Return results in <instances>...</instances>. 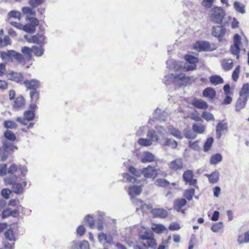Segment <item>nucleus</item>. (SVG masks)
<instances>
[{"label": "nucleus", "instance_id": "nucleus-1", "mask_svg": "<svg viewBox=\"0 0 249 249\" xmlns=\"http://www.w3.org/2000/svg\"><path fill=\"white\" fill-rule=\"evenodd\" d=\"M195 78L193 76H186L183 73L179 74L170 73L164 77L163 81L166 85L174 83L179 87L186 86L192 82H195Z\"/></svg>", "mask_w": 249, "mask_h": 249}, {"label": "nucleus", "instance_id": "nucleus-2", "mask_svg": "<svg viewBox=\"0 0 249 249\" xmlns=\"http://www.w3.org/2000/svg\"><path fill=\"white\" fill-rule=\"evenodd\" d=\"M139 238L142 241V245L146 248H151L155 249L157 246L154 234L151 231L145 228L140 230L139 233Z\"/></svg>", "mask_w": 249, "mask_h": 249}, {"label": "nucleus", "instance_id": "nucleus-3", "mask_svg": "<svg viewBox=\"0 0 249 249\" xmlns=\"http://www.w3.org/2000/svg\"><path fill=\"white\" fill-rule=\"evenodd\" d=\"M139 238L142 241V245L146 248H151L155 249L157 246L154 234L151 231L145 228L140 230L139 233Z\"/></svg>", "mask_w": 249, "mask_h": 249}, {"label": "nucleus", "instance_id": "nucleus-4", "mask_svg": "<svg viewBox=\"0 0 249 249\" xmlns=\"http://www.w3.org/2000/svg\"><path fill=\"white\" fill-rule=\"evenodd\" d=\"M160 169H156L154 167L148 165L146 168H143L142 169H136L133 166L129 168V172L136 177H139L143 175L145 178H156L159 174V171Z\"/></svg>", "mask_w": 249, "mask_h": 249}, {"label": "nucleus", "instance_id": "nucleus-5", "mask_svg": "<svg viewBox=\"0 0 249 249\" xmlns=\"http://www.w3.org/2000/svg\"><path fill=\"white\" fill-rule=\"evenodd\" d=\"M18 149L16 145H15L13 142H10L6 139L2 140V146L0 147V161H5L9 155Z\"/></svg>", "mask_w": 249, "mask_h": 249}, {"label": "nucleus", "instance_id": "nucleus-6", "mask_svg": "<svg viewBox=\"0 0 249 249\" xmlns=\"http://www.w3.org/2000/svg\"><path fill=\"white\" fill-rule=\"evenodd\" d=\"M0 58L3 60H11V61H13V59H15L19 63L23 61L25 59L22 54L13 50H8L7 52L2 51Z\"/></svg>", "mask_w": 249, "mask_h": 249}, {"label": "nucleus", "instance_id": "nucleus-7", "mask_svg": "<svg viewBox=\"0 0 249 249\" xmlns=\"http://www.w3.org/2000/svg\"><path fill=\"white\" fill-rule=\"evenodd\" d=\"M225 16V12L221 7H214L211 10L210 20L215 23L221 24Z\"/></svg>", "mask_w": 249, "mask_h": 249}, {"label": "nucleus", "instance_id": "nucleus-8", "mask_svg": "<svg viewBox=\"0 0 249 249\" xmlns=\"http://www.w3.org/2000/svg\"><path fill=\"white\" fill-rule=\"evenodd\" d=\"M27 19L30 22V23L24 25L23 31L29 34H33L36 31V27L39 24V21L34 17H28Z\"/></svg>", "mask_w": 249, "mask_h": 249}, {"label": "nucleus", "instance_id": "nucleus-9", "mask_svg": "<svg viewBox=\"0 0 249 249\" xmlns=\"http://www.w3.org/2000/svg\"><path fill=\"white\" fill-rule=\"evenodd\" d=\"M194 174L192 170H188L185 171L183 174L182 178L185 184L191 186H195L197 183V180L193 178Z\"/></svg>", "mask_w": 249, "mask_h": 249}, {"label": "nucleus", "instance_id": "nucleus-10", "mask_svg": "<svg viewBox=\"0 0 249 249\" xmlns=\"http://www.w3.org/2000/svg\"><path fill=\"white\" fill-rule=\"evenodd\" d=\"M168 166L170 169L172 170L177 171L178 170H181L183 168V163L182 160L180 158L176 159L169 164Z\"/></svg>", "mask_w": 249, "mask_h": 249}, {"label": "nucleus", "instance_id": "nucleus-11", "mask_svg": "<svg viewBox=\"0 0 249 249\" xmlns=\"http://www.w3.org/2000/svg\"><path fill=\"white\" fill-rule=\"evenodd\" d=\"M226 30L223 26H213L212 30V34L213 36L218 38L223 37L226 33Z\"/></svg>", "mask_w": 249, "mask_h": 249}, {"label": "nucleus", "instance_id": "nucleus-12", "mask_svg": "<svg viewBox=\"0 0 249 249\" xmlns=\"http://www.w3.org/2000/svg\"><path fill=\"white\" fill-rule=\"evenodd\" d=\"M23 83L27 89L31 90V91L36 90L40 87V82L36 79L25 80Z\"/></svg>", "mask_w": 249, "mask_h": 249}, {"label": "nucleus", "instance_id": "nucleus-13", "mask_svg": "<svg viewBox=\"0 0 249 249\" xmlns=\"http://www.w3.org/2000/svg\"><path fill=\"white\" fill-rule=\"evenodd\" d=\"M194 48L198 51H208L210 50L211 45L207 41H197L194 44Z\"/></svg>", "mask_w": 249, "mask_h": 249}, {"label": "nucleus", "instance_id": "nucleus-14", "mask_svg": "<svg viewBox=\"0 0 249 249\" xmlns=\"http://www.w3.org/2000/svg\"><path fill=\"white\" fill-rule=\"evenodd\" d=\"M27 36L25 35L24 37L28 42L36 43L37 44H43L45 38L43 35L39 34L34 35L29 38H27Z\"/></svg>", "mask_w": 249, "mask_h": 249}, {"label": "nucleus", "instance_id": "nucleus-15", "mask_svg": "<svg viewBox=\"0 0 249 249\" xmlns=\"http://www.w3.org/2000/svg\"><path fill=\"white\" fill-rule=\"evenodd\" d=\"M8 79L16 82H20L23 81V76L21 73L12 71L7 74Z\"/></svg>", "mask_w": 249, "mask_h": 249}, {"label": "nucleus", "instance_id": "nucleus-16", "mask_svg": "<svg viewBox=\"0 0 249 249\" xmlns=\"http://www.w3.org/2000/svg\"><path fill=\"white\" fill-rule=\"evenodd\" d=\"M228 129V124L224 123V121L219 123L216 127V133L217 138H220L222 136V131L227 130Z\"/></svg>", "mask_w": 249, "mask_h": 249}, {"label": "nucleus", "instance_id": "nucleus-17", "mask_svg": "<svg viewBox=\"0 0 249 249\" xmlns=\"http://www.w3.org/2000/svg\"><path fill=\"white\" fill-rule=\"evenodd\" d=\"M166 64L169 69L174 70L176 71H181V65L174 59L168 60Z\"/></svg>", "mask_w": 249, "mask_h": 249}, {"label": "nucleus", "instance_id": "nucleus-18", "mask_svg": "<svg viewBox=\"0 0 249 249\" xmlns=\"http://www.w3.org/2000/svg\"><path fill=\"white\" fill-rule=\"evenodd\" d=\"M192 104L196 107L199 109H206L208 107V104L201 99H194L192 101Z\"/></svg>", "mask_w": 249, "mask_h": 249}, {"label": "nucleus", "instance_id": "nucleus-19", "mask_svg": "<svg viewBox=\"0 0 249 249\" xmlns=\"http://www.w3.org/2000/svg\"><path fill=\"white\" fill-rule=\"evenodd\" d=\"M187 203V201L184 198L177 199L174 201V209L178 212H180L181 208Z\"/></svg>", "mask_w": 249, "mask_h": 249}, {"label": "nucleus", "instance_id": "nucleus-20", "mask_svg": "<svg viewBox=\"0 0 249 249\" xmlns=\"http://www.w3.org/2000/svg\"><path fill=\"white\" fill-rule=\"evenodd\" d=\"M219 172L216 170L210 174L205 175V176L208 178L209 182L212 184L217 182L219 180Z\"/></svg>", "mask_w": 249, "mask_h": 249}, {"label": "nucleus", "instance_id": "nucleus-21", "mask_svg": "<svg viewBox=\"0 0 249 249\" xmlns=\"http://www.w3.org/2000/svg\"><path fill=\"white\" fill-rule=\"evenodd\" d=\"M153 215L155 217H159L160 218H165L167 216V211L163 209L155 208L152 210Z\"/></svg>", "mask_w": 249, "mask_h": 249}, {"label": "nucleus", "instance_id": "nucleus-22", "mask_svg": "<svg viewBox=\"0 0 249 249\" xmlns=\"http://www.w3.org/2000/svg\"><path fill=\"white\" fill-rule=\"evenodd\" d=\"M216 95L215 90L211 87L206 88L203 91V96L211 99H213Z\"/></svg>", "mask_w": 249, "mask_h": 249}, {"label": "nucleus", "instance_id": "nucleus-23", "mask_svg": "<svg viewBox=\"0 0 249 249\" xmlns=\"http://www.w3.org/2000/svg\"><path fill=\"white\" fill-rule=\"evenodd\" d=\"M240 97L248 100L249 98V84L246 83L243 85L240 91Z\"/></svg>", "mask_w": 249, "mask_h": 249}, {"label": "nucleus", "instance_id": "nucleus-24", "mask_svg": "<svg viewBox=\"0 0 249 249\" xmlns=\"http://www.w3.org/2000/svg\"><path fill=\"white\" fill-rule=\"evenodd\" d=\"M248 99H246L242 97H240L236 103L235 110L236 111H239L242 109L244 108L247 104Z\"/></svg>", "mask_w": 249, "mask_h": 249}, {"label": "nucleus", "instance_id": "nucleus-25", "mask_svg": "<svg viewBox=\"0 0 249 249\" xmlns=\"http://www.w3.org/2000/svg\"><path fill=\"white\" fill-rule=\"evenodd\" d=\"M154 155L149 152H145L143 153V157L141 159L142 163L150 162L154 160Z\"/></svg>", "mask_w": 249, "mask_h": 249}, {"label": "nucleus", "instance_id": "nucleus-26", "mask_svg": "<svg viewBox=\"0 0 249 249\" xmlns=\"http://www.w3.org/2000/svg\"><path fill=\"white\" fill-rule=\"evenodd\" d=\"M168 132L178 139H181L182 136L179 130L175 128L173 125H170L168 128Z\"/></svg>", "mask_w": 249, "mask_h": 249}, {"label": "nucleus", "instance_id": "nucleus-27", "mask_svg": "<svg viewBox=\"0 0 249 249\" xmlns=\"http://www.w3.org/2000/svg\"><path fill=\"white\" fill-rule=\"evenodd\" d=\"M142 192V189L140 187L134 185L129 187V195L131 197L139 195Z\"/></svg>", "mask_w": 249, "mask_h": 249}, {"label": "nucleus", "instance_id": "nucleus-28", "mask_svg": "<svg viewBox=\"0 0 249 249\" xmlns=\"http://www.w3.org/2000/svg\"><path fill=\"white\" fill-rule=\"evenodd\" d=\"M135 203H140L141 204L140 205V208L142 210V211L144 212H146L147 211H150L152 213V210L153 209L152 208V206L150 205H147L146 204H142L143 201L141 200H139L138 199H135Z\"/></svg>", "mask_w": 249, "mask_h": 249}, {"label": "nucleus", "instance_id": "nucleus-29", "mask_svg": "<svg viewBox=\"0 0 249 249\" xmlns=\"http://www.w3.org/2000/svg\"><path fill=\"white\" fill-rule=\"evenodd\" d=\"M210 81L212 85H217L224 83L223 78L219 75H215L210 77Z\"/></svg>", "mask_w": 249, "mask_h": 249}, {"label": "nucleus", "instance_id": "nucleus-30", "mask_svg": "<svg viewBox=\"0 0 249 249\" xmlns=\"http://www.w3.org/2000/svg\"><path fill=\"white\" fill-rule=\"evenodd\" d=\"M237 241L240 244L249 243V231L244 234L239 235Z\"/></svg>", "mask_w": 249, "mask_h": 249}, {"label": "nucleus", "instance_id": "nucleus-31", "mask_svg": "<svg viewBox=\"0 0 249 249\" xmlns=\"http://www.w3.org/2000/svg\"><path fill=\"white\" fill-rule=\"evenodd\" d=\"M4 235L5 238L8 241H15L16 240L14 231L11 229L7 230L4 232Z\"/></svg>", "mask_w": 249, "mask_h": 249}, {"label": "nucleus", "instance_id": "nucleus-32", "mask_svg": "<svg viewBox=\"0 0 249 249\" xmlns=\"http://www.w3.org/2000/svg\"><path fill=\"white\" fill-rule=\"evenodd\" d=\"M162 144L176 148L177 147L178 143L173 139L166 138L162 142Z\"/></svg>", "mask_w": 249, "mask_h": 249}, {"label": "nucleus", "instance_id": "nucleus-33", "mask_svg": "<svg viewBox=\"0 0 249 249\" xmlns=\"http://www.w3.org/2000/svg\"><path fill=\"white\" fill-rule=\"evenodd\" d=\"M89 243L87 241H84L82 243L73 242L71 249H82L83 247L87 249Z\"/></svg>", "mask_w": 249, "mask_h": 249}, {"label": "nucleus", "instance_id": "nucleus-34", "mask_svg": "<svg viewBox=\"0 0 249 249\" xmlns=\"http://www.w3.org/2000/svg\"><path fill=\"white\" fill-rule=\"evenodd\" d=\"M25 105V101L23 97L21 96L16 98L14 101L13 107L15 108H18L22 107Z\"/></svg>", "mask_w": 249, "mask_h": 249}, {"label": "nucleus", "instance_id": "nucleus-35", "mask_svg": "<svg viewBox=\"0 0 249 249\" xmlns=\"http://www.w3.org/2000/svg\"><path fill=\"white\" fill-rule=\"evenodd\" d=\"M233 6L237 12L242 14H244L246 13L245 9V6L244 4L235 1L233 3Z\"/></svg>", "mask_w": 249, "mask_h": 249}, {"label": "nucleus", "instance_id": "nucleus-36", "mask_svg": "<svg viewBox=\"0 0 249 249\" xmlns=\"http://www.w3.org/2000/svg\"><path fill=\"white\" fill-rule=\"evenodd\" d=\"M18 177L15 175L11 174L9 176L6 177L4 178L5 183L9 185H13L16 183Z\"/></svg>", "mask_w": 249, "mask_h": 249}, {"label": "nucleus", "instance_id": "nucleus-37", "mask_svg": "<svg viewBox=\"0 0 249 249\" xmlns=\"http://www.w3.org/2000/svg\"><path fill=\"white\" fill-rule=\"evenodd\" d=\"M32 49L25 46L21 49V52L25 55V58L27 61L30 60L32 58Z\"/></svg>", "mask_w": 249, "mask_h": 249}, {"label": "nucleus", "instance_id": "nucleus-38", "mask_svg": "<svg viewBox=\"0 0 249 249\" xmlns=\"http://www.w3.org/2000/svg\"><path fill=\"white\" fill-rule=\"evenodd\" d=\"M222 160V157L220 154L217 153L213 155L210 158V164H216L219 162H220Z\"/></svg>", "mask_w": 249, "mask_h": 249}, {"label": "nucleus", "instance_id": "nucleus-39", "mask_svg": "<svg viewBox=\"0 0 249 249\" xmlns=\"http://www.w3.org/2000/svg\"><path fill=\"white\" fill-rule=\"evenodd\" d=\"M155 184L157 186L162 187H168L170 185V182L165 179L159 178L155 181Z\"/></svg>", "mask_w": 249, "mask_h": 249}, {"label": "nucleus", "instance_id": "nucleus-40", "mask_svg": "<svg viewBox=\"0 0 249 249\" xmlns=\"http://www.w3.org/2000/svg\"><path fill=\"white\" fill-rule=\"evenodd\" d=\"M193 131L197 133L201 134L205 131L204 126L201 124H195L192 127Z\"/></svg>", "mask_w": 249, "mask_h": 249}, {"label": "nucleus", "instance_id": "nucleus-41", "mask_svg": "<svg viewBox=\"0 0 249 249\" xmlns=\"http://www.w3.org/2000/svg\"><path fill=\"white\" fill-rule=\"evenodd\" d=\"M222 68L225 71H229L233 67V62L232 60L224 59L222 63Z\"/></svg>", "mask_w": 249, "mask_h": 249}, {"label": "nucleus", "instance_id": "nucleus-42", "mask_svg": "<svg viewBox=\"0 0 249 249\" xmlns=\"http://www.w3.org/2000/svg\"><path fill=\"white\" fill-rule=\"evenodd\" d=\"M13 192L16 194H20L23 192V188L20 183H16L12 185Z\"/></svg>", "mask_w": 249, "mask_h": 249}, {"label": "nucleus", "instance_id": "nucleus-43", "mask_svg": "<svg viewBox=\"0 0 249 249\" xmlns=\"http://www.w3.org/2000/svg\"><path fill=\"white\" fill-rule=\"evenodd\" d=\"M151 229L154 231L159 234L162 233L164 231L166 230L165 227L161 224H153Z\"/></svg>", "mask_w": 249, "mask_h": 249}, {"label": "nucleus", "instance_id": "nucleus-44", "mask_svg": "<svg viewBox=\"0 0 249 249\" xmlns=\"http://www.w3.org/2000/svg\"><path fill=\"white\" fill-rule=\"evenodd\" d=\"M4 136L5 138V139L10 142H13L16 139L15 134L11 130H7L5 131L4 133Z\"/></svg>", "mask_w": 249, "mask_h": 249}, {"label": "nucleus", "instance_id": "nucleus-45", "mask_svg": "<svg viewBox=\"0 0 249 249\" xmlns=\"http://www.w3.org/2000/svg\"><path fill=\"white\" fill-rule=\"evenodd\" d=\"M147 137L151 139L150 140H152V142L153 141L157 142L159 140V137L157 135L156 132L153 129L148 130L147 134Z\"/></svg>", "mask_w": 249, "mask_h": 249}, {"label": "nucleus", "instance_id": "nucleus-46", "mask_svg": "<svg viewBox=\"0 0 249 249\" xmlns=\"http://www.w3.org/2000/svg\"><path fill=\"white\" fill-rule=\"evenodd\" d=\"M196 64H191L188 63H186L183 66L181 65V71H193L196 70Z\"/></svg>", "mask_w": 249, "mask_h": 249}, {"label": "nucleus", "instance_id": "nucleus-47", "mask_svg": "<svg viewBox=\"0 0 249 249\" xmlns=\"http://www.w3.org/2000/svg\"><path fill=\"white\" fill-rule=\"evenodd\" d=\"M224 227L223 224L221 222L214 223L211 228V230L214 232H219Z\"/></svg>", "mask_w": 249, "mask_h": 249}, {"label": "nucleus", "instance_id": "nucleus-48", "mask_svg": "<svg viewBox=\"0 0 249 249\" xmlns=\"http://www.w3.org/2000/svg\"><path fill=\"white\" fill-rule=\"evenodd\" d=\"M195 190L193 188L186 190L184 191L183 196L188 200H191L195 195Z\"/></svg>", "mask_w": 249, "mask_h": 249}, {"label": "nucleus", "instance_id": "nucleus-49", "mask_svg": "<svg viewBox=\"0 0 249 249\" xmlns=\"http://www.w3.org/2000/svg\"><path fill=\"white\" fill-rule=\"evenodd\" d=\"M160 112V109H159L157 108L154 112V117L160 121H164L165 120V118L166 117V113L165 112H163V114L162 115H159V113Z\"/></svg>", "mask_w": 249, "mask_h": 249}, {"label": "nucleus", "instance_id": "nucleus-50", "mask_svg": "<svg viewBox=\"0 0 249 249\" xmlns=\"http://www.w3.org/2000/svg\"><path fill=\"white\" fill-rule=\"evenodd\" d=\"M32 52L37 56H41L43 53L44 50L41 46L38 47L36 46H34L32 47Z\"/></svg>", "mask_w": 249, "mask_h": 249}, {"label": "nucleus", "instance_id": "nucleus-51", "mask_svg": "<svg viewBox=\"0 0 249 249\" xmlns=\"http://www.w3.org/2000/svg\"><path fill=\"white\" fill-rule=\"evenodd\" d=\"M185 59L186 60L187 63L191 64H196L198 61V58L197 57L191 55H185Z\"/></svg>", "mask_w": 249, "mask_h": 249}, {"label": "nucleus", "instance_id": "nucleus-52", "mask_svg": "<svg viewBox=\"0 0 249 249\" xmlns=\"http://www.w3.org/2000/svg\"><path fill=\"white\" fill-rule=\"evenodd\" d=\"M138 143L143 146H149L152 144V140L141 138L138 140Z\"/></svg>", "mask_w": 249, "mask_h": 249}, {"label": "nucleus", "instance_id": "nucleus-53", "mask_svg": "<svg viewBox=\"0 0 249 249\" xmlns=\"http://www.w3.org/2000/svg\"><path fill=\"white\" fill-rule=\"evenodd\" d=\"M45 0H29V4L33 8H36L41 5Z\"/></svg>", "mask_w": 249, "mask_h": 249}, {"label": "nucleus", "instance_id": "nucleus-54", "mask_svg": "<svg viewBox=\"0 0 249 249\" xmlns=\"http://www.w3.org/2000/svg\"><path fill=\"white\" fill-rule=\"evenodd\" d=\"M213 142V139L212 137L207 139L204 145V151L207 152L209 151Z\"/></svg>", "mask_w": 249, "mask_h": 249}, {"label": "nucleus", "instance_id": "nucleus-55", "mask_svg": "<svg viewBox=\"0 0 249 249\" xmlns=\"http://www.w3.org/2000/svg\"><path fill=\"white\" fill-rule=\"evenodd\" d=\"M35 113L33 111L28 110L24 113V117L27 121H30L34 119Z\"/></svg>", "mask_w": 249, "mask_h": 249}, {"label": "nucleus", "instance_id": "nucleus-56", "mask_svg": "<svg viewBox=\"0 0 249 249\" xmlns=\"http://www.w3.org/2000/svg\"><path fill=\"white\" fill-rule=\"evenodd\" d=\"M39 93L37 90L31 91L30 96L32 102H36L39 99Z\"/></svg>", "mask_w": 249, "mask_h": 249}, {"label": "nucleus", "instance_id": "nucleus-57", "mask_svg": "<svg viewBox=\"0 0 249 249\" xmlns=\"http://www.w3.org/2000/svg\"><path fill=\"white\" fill-rule=\"evenodd\" d=\"M4 126L6 128L13 129L16 128L17 125L14 121H5L4 122Z\"/></svg>", "mask_w": 249, "mask_h": 249}, {"label": "nucleus", "instance_id": "nucleus-58", "mask_svg": "<svg viewBox=\"0 0 249 249\" xmlns=\"http://www.w3.org/2000/svg\"><path fill=\"white\" fill-rule=\"evenodd\" d=\"M22 12L26 15L29 16H35L36 11L33 10L31 8L29 7H24L22 9Z\"/></svg>", "mask_w": 249, "mask_h": 249}, {"label": "nucleus", "instance_id": "nucleus-59", "mask_svg": "<svg viewBox=\"0 0 249 249\" xmlns=\"http://www.w3.org/2000/svg\"><path fill=\"white\" fill-rule=\"evenodd\" d=\"M240 71V67L239 65L237 66L235 69L233 71L232 74V79L233 81H236L239 77V73Z\"/></svg>", "mask_w": 249, "mask_h": 249}, {"label": "nucleus", "instance_id": "nucleus-60", "mask_svg": "<svg viewBox=\"0 0 249 249\" xmlns=\"http://www.w3.org/2000/svg\"><path fill=\"white\" fill-rule=\"evenodd\" d=\"M202 117L207 121L214 120L213 115L207 111H204L202 114Z\"/></svg>", "mask_w": 249, "mask_h": 249}, {"label": "nucleus", "instance_id": "nucleus-61", "mask_svg": "<svg viewBox=\"0 0 249 249\" xmlns=\"http://www.w3.org/2000/svg\"><path fill=\"white\" fill-rule=\"evenodd\" d=\"M85 220L88 222L89 226L90 228L94 229L95 227V225L92 217L88 215L85 217Z\"/></svg>", "mask_w": 249, "mask_h": 249}, {"label": "nucleus", "instance_id": "nucleus-62", "mask_svg": "<svg viewBox=\"0 0 249 249\" xmlns=\"http://www.w3.org/2000/svg\"><path fill=\"white\" fill-rule=\"evenodd\" d=\"M231 52L232 53V54L236 55L237 59L239 58V53L240 52V47L234 45L231 46Z\"/></svg>", "mask_w": 249, "mask_h": 249}, {"label": "nucleus", "instance_id": "nucleus-63", "mask_svg": "<svg viewBox=\"0 0 249 249\" xmlns=\"http://www.w3.org/2000/svg\"><path fill=\"white\" fill-rule=\"evenodd\" d=\"M214 0H203L201 2V5L205 7L206 9L210 8L213 3Z\"/></svg>", "mask_w": 249, "mask_h": 249}, {"label": "nucleus", "instance_id": "nucleus-64", "mask_svg": "<svg viewBox=\"0 0 249 249\" xmlns=\"http://www.w3.org/2000/svg\"><path fill=\"white\" fill-rule=\"evenodd\" d=\"M3 248L4 249H15V243H10L8 241L2 242Z\"/></svg>", "mask_w": 249, "mask_h": 249}]
</instances>
